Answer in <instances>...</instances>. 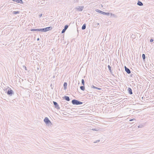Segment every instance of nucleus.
Returning <instances> with one entry per match:
<instances>
[{"label":"nucleus","mask_w":154,"mask_h":154,"mask_svg":"<svg viewBox=\"0 0 154 154\" xmlns=\"http://www.w3.org/2000/svg\"><path fill=\"white\" fill-rule=\"evenodd\" d=\"M95 11L98 13H101L102 14H103V15H109L110 14H111V15H113V16L115 15L114 14H112V13H106L102 11L99 10H98V9H97L95 10Z\"/></svg>","instance_id":"obj_1"},{"label":"nucleus","mask_w":154,"mask_h":154,"mask_svg":"<svg viewBox=\"0 0 154 154\" xmlns=\"http://www.w3.org/2000/svg\"><path fill=\"white\" fill-rule=\"evenodd\" d=\"M72 103L73 105H80L83 103L82 102L79 101L77 100L74 99L72 101Z\"/></svg>","instance_id":"obj_2"},{"label":"nucleus","mask_w":154,"mask_h":154,"mask_svg":"<svg viewBox=\"0 0 154 154\" xmlns=\"http://www.w3.org/2000/svg\"><path fill=\"white\" fill-rule=\"evenodd\" d=\"M52 27L51 26L45 28L40 29V32H46L52 29Z\"/></svg>","instance_id":"obj_3"},{"label":"nucleus","mask_w":154,"mask_h":154,"mask_svg":"<svg viewBox=\"0 0 154 154\" xmlns=\"http://www.w3.org/2000/svg\"><path fill=\"white\" fill-rule=\"evenodd\" d=\"M44 122L47 125H52V123L47 117H45L44 119Z\"/></svg>","instance_id":"obj_4"},{"label":"nucleus","mask_w":154,"mask_h":154,"mask_svg":"<svg viewBox=\"0 0 154 154\" xmlns=\"http://www.w3.org/2000/svg\"><path fill=\"white\" fill-rule=\"evenodd\" d=\"M53 103L54 106H55V107L57 109H60V107L57 103L55 101H53Z\"/></svg>","instance_id":"obj_5"},{"label":"nucleus","mask_w":154,"mask_h":154,"mask_svg":"<svg viewBox=\"0 0 154 154\" xmlns=\"http://www.w3.org/2000/svg\"><path fill=\"white\" fill-rule=\"evenodd\" d=\"M7 94L11 96L12 94L14 93L13 91L12 90L10 89V90H8L7 91Z\"/></svg>","instance_id":"obj_6"},{"label":"nucleus","mask_w":154,"mask_h":154,"mask_svg":"<svg viewBox=\"0 0 154 154\" xmlns=\"http://www.w3.org/2000/svg\"><path fill=\"white\" fill-rule=\"evenodd\" d=\"M125 71L128 74H130L131 73V71L129 69L127 68L126 66H125Z\"/></svg>","instance_id":"obj_7"},{"label":"nucleus","mask_w":154,"mask_h":154,"mask_svg":"<svg viewBox=\"0 0 154 154\" xmlns=\"http://www.w3.org/2000/svg\"><path fill=\"white\" fill-rule=\"evenodd\" d=\"M84 8V6H79L76 9L78 11H82Z\"/></svg>","instance_id":"obj_8"},{"label":"nucleus","mask_w":154,"mask_h":154,"mask_svg":"<svg viewBox=\"0 0 154 154\" xmlns=\"http://www.w3.org/2000/svg\"><path fill=\"white\" fill-rule=\"evenodd\" d=\"M63 98L67 101H68L70 100L69 97L68 96H64L63 97Z\"/></svg>","instance_id":"obj_9"},{"label":"nucleus","mask_w":154,"mask_h":154,"mask_svg":"<svg viewBox=\"0 0 154 154\" xmlns=\"http://www.w3.org/2000/svg\"><path fill=\"white\" fill-rule=\"evenodd\" d=\"M14 2H15L17 3H19L21 4L23 3V2L22 0H12Z\"/></svg>","instance_id":"obj_10"},{"label":"nucleus","mask_w":154,"mask_h":154,"mask_svg":"<svg viewBox=\"0 0 154 154\" xmlns=\"http://www.w3.org/2000/svg\"><path fill=\"white\" fill-rule=\"evenodd\" d=\"M128 90L129 94H132L133 93L132 92V89H131V88H128Z\"/></svg>","instance_id":"obj_11"},{"label":"nucleus","mask_w":154,"mask_h":154,"mask_svg":"<svg viewBox=\"0 0 154 154\" xmlns=\"http://www.w3.org/2000/svg\"><path fill=\"white\" fill-rule=\"evenodd\" d=\"M31 31H40V29H31Z\"/></svg>","instance_id":"obj_12"},{"label":"nucleus","mask_w":154,"mask_h":154,"mask_svg":"<svg viewBox=\"0 0 154 154\" xmlns=\"http://www.w3.org/2000/svg\"><path fill=\"white\" fill-rule=\"evenodd\" d=\"M137 5L140 6H142L143 5V3L139 1L138 2Z\"/></svg>","instance_id":"obj_13"},{"label":"nucleus","mask_w":154,"mask_h":154,"mask_svg":"<svg viewBox=\"0 0 154 154\" xmlns=\"http://www.w3.org/2000/svg\"><path fill=\"white\" fill-rule=\"evenodd\" d=\"M67 86V83L66 82H64V84H63L64 89V90H65L66 89Z\"/></svg>","instance_id":"obj_14"},{"label":"nucleus","mask_w":154,"mask_h":154,"mask_svg":"<svg viewBox=\"0 0 154 154\" xmlns=\"http://www.w3.org/2000/svg\"><path fill=\"white\" fill-rule=\"evenodd\" d=\"M91 88H92L95 89H97L98 90H100L101 89L100 88L95 87L94 85H92L91 87Z\"/></svg>","instance_id":"obj_15"},{"label":"nucleus","mask_w":154,"mask_h":154,"mask_svg":"<svg viewBox=\"0 0 154 154\" xmlns=\"http://www.w3.org/2000/svg\"><path fill=\"white\" fill-rule=\"evenodd\" d=\"M86 27V24L85 23L82 26V30H84L85 29Z\"/></svg>","instance_id":"obj_16"},{"label":"nucleus","mask_w":154,"mask_h":154,"mask_svg":"<svg viewBox=\"0 0 154 154\" xmlns=\"http://www.w3.org/2000/svg\"><path fill=\"white\" fill-rule=\"evenodd\" d=\"M20 13L19 11H14L12 12V14H19Z\"/></svg>","instance_id":"obj_17"},{"label":"nucleus","mask_w":154,"mask_h":154,"mask_svg":"<svg viewBox=\"0 0 154 154\" xmlns=\"http://www.w3.org/2000/svg\"><path fill=\"white\" fill-rule=\"evenodd\" d=\"M80 89L82 91H84L85 90V87L84 86V85L81 86L80 87Z\"/></svg>","instance_id":"obj_18"},{"label":"nucleus","mask_w":154,"mask_h":154,"mask_svg":"<svg viewBox=\"0 0 154 154\" xmlns=\"http://www.w3.org/2000/svg\"><path fill=\"white\" fill-rule=\"evenodd\" d=\"M142 57L143 60H144L146 58L145 54H143L142 55Z\"/></svg>","instance_id":"obj_19"},{"label":"nucleus","mask_w":154,"mask_h":154,"mask_svg":"<svg viewBox=\"0 0 154 154\" xmlns=\"http://www.w3.org/2000/svg\"><path fill=\"white\" fill-rule=\"evenodd\" d=\"M108 67L109 69L110 72L111 73L112 72V70H111V66L109 65L108 66Z\"/></svg>","instance_id":"obj_20"},{"label":"nucleus","mask_w":154,"mask_h":154,"mask_svg":"<svg viewBox=\"0 0 154 154\" xmlns=\"http://www.w3.org/2000/svg\"><path fill=\"white\" fill-rule=\"evenodd\" d=\"M82 84L83 85H85V81L84 79H82Z\"/></svg>","instance_id":"obj_21"},{"label":"nucleus","mask_w":154,"mask_h":154,"mask_svg":"<svg viewBox=\"0 0 154 154\" xmlns=\"http://www.w3.org/2000/svg\"><path fill=\"white\" fill-rule=\"evenodd\" d=\"M68 27V26L67 25H66L64 26V29H66V30L67 29Z\"/></svg>","instance_id":"obj_22"},{"label":"nucleus","mask_w":154,"mask_h":154,"mask_svg":"<svg viewBox=\"0 0 154 154\" xmlns=\"http://www.w3.org/2000/svg\"><path fill=\"white\" fill-rule=\"evenodd\" d=\"M66 31V30L65 29H63L62 31V33H64L65 32V31Z\"/></svg>","instance_id":"obj_23"},{"label":"nucleus","mask_w":154,"mask_h":154,"mask_svg":"<svg viewBox=\"0 0 154 154\" xmlns=\"http://www.w3.org/2000/svg\"><path fill=\"white\" fill-rule=\"evenodd\" d=\"M92 130L93 131H98L97 129V128H93V129H92Z\"/></svg>","instance_id":"obj_24"},{"label":"nucleus","mask_w":154,"mask_h":154,"mask_svg":"<svg viewBox=\"0 0 154 154\" xmlns=\"http://www.w3.org/2000/svg\"><path fill=\"white\" fill-rule=\"evenodd\" d=\"M100 140H97L96 142H94V143H96L97 142H100Z\"/></svg>","instance_id":"obj_25"},{"label":"nucleus","mask_w":154,"mask_h":154,"mask_svg":"<svg viewBox=\"0 0 154 154\" xmlns=\"http://www.w3.org/2000/svg\"><path fill=\"white\" fill-rule=\"evenodd\" d=\"M42 14H39V17H41L42 16Z\"/></svg>","instance_id":"obj_26"},{"label":"nucleus","mask_w":154,"mask_h":154,"mask_svg":"<svg viewBox=\"0 0 154 154\" xmlns=\"http://www.w3.org/2000/svg\"><path fill=\"white\" fill-rule=\"evenodd\" d=\"M135 120V119H130L129 121H133L134 120Z\"/></svg>","instance_id":"obj_27"},{"label":"nucleus","mask_w":154,"mask_h":154,"mask_svg":"<svg viewBox=\"0 0 154 154\" xmlns=\"http://www.w3.org/2000/svg\"><path fill=\"white\" fill-rule=\"evenodd\" d=\"M99 25V23H97L96 24V25H96V27H97V26L98 25Z\"/></svg>","instance_id":"obj_28"},{"label":"nucleus","mask_w":154,"mask_h":154,"mask_svg":"<svg viewBox=\"0 0 154 154\" xmlns=\"http://www.w3.org/2000/svg\"><path fill=\"white\" fill-rule=\"evenodd\" d=\"M153 40L152 39H151L150 40V42H153Z\"/></svg>","instance_id":"obj_29"},{"label":"nucleus","mask_w":154,"mask_h":154,"mask_svg":"<svg viewBox=\"0 0 154 154\" xmlns=\"http://www.w3.org/2000/svg\"><path fill=\"white\" fill-rule=\"evenodd\" d=\"M24 68H25V69L26 70H27V69H26V67L25 66H24Z\"/></svg>","instance_id":"obj_30"},{"label":"nucleus","mask_w":154,"mask_h":154,"mask_svg":"<svg viewBox=\"0 0 154 154\" xmlns=\"http://www.w3.org/2000/svg\"><path fill=\"white\" fill-rule=\"evenodd\" d=\"M39 38H38L37 39V41H39Z\"/></svg>","instance_id":"obj_31"},{"label":"nucleus","mask_w":154,"mask_h":154,"mask_svg":"<svg viewBox=\"0 0 154 154\" xmlns=\"http://www.w3.org/2000/svg\"><path fill=\"white\" fill-rule=\"evenodd\" d=\"M138 128H140V126H138Z\"/></svg>","instance_id":"obj_32"}]
</instances>
